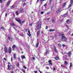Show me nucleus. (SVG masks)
<instances>
[{"label":"nucleus","mask_w":73,"mask_h":73,"mask_svg":"<svg viewBox=\"0 0 73 73\" xmlns=\"http://www.w3.org/2000/svg\"><path fill=\"white\" fill-rule=\"evenodd\" d=\"M66 23L68 24H69L70 23V19H68L66 21Z\"/></svg>","instance_id":"9d476101"},{"label":"nucleus","mask_w":73,"mask_h":73,"mask_svg":"<svg viewBox=\"0 0 73 73\" xmlns=\"http://www.w3.org/2000/svg\"><path fill=\"white\" fill-rule=\"evenodd\" d=\"M13 56L14 59H16V53L13 54Z\"/></svg>","instance_id":"1a4fd4ad"},{"label":"nucleus","mask_w":73,"mask_h":73,"mask_svg":"<svg viewBox=\"0 0 73 73\" xmlns=\"http://www.w3.org/2000/svg\"><path fill=\"white\" fill-rule=\"evenodd\" d=\"M67 30L66 29V30H65V31H64V32H67Z\"/></svg>","instance_id":"4d7b16f0"},{"label":"nucleus","mask_w":73,"mask_h":73,"mask_svg":"<svg viewBox=\"0 0 73 73\" xmlns=\"http://www.w3.org/2000/svg\"><path fill=\"white\" fill-rule=\"evenodd\" d=\"M28 33H30V31H29V30L28 31Z\"/></svg>","instance_id":"5fc2aeb1"},{"label":"nucleus","mask_w":73,"mask_h":73,"mask_svg":"<svg viewBox=\"0 0 73 73\" xmlns=\"http://www.w3.org/2000/svg\"><path fill=\"white\" fill-rule=\"evenodd\" d=\"M60 10H61V8H60V9H58L56 11V13H60Z\"/></svg>","instance_id":"0eeeda50"},{"label":"nucleus","mask_w":73,"mask_h":73,"mask_svg":"<svg viewBox=\"0 0 73 73\" xmlns=\"http://www.w3.org/2000/svg\"><path fill=\"white\" fill-rule=\"evenodd\" d=\"M22 70L23 72H24V73H25L26 72H25V70Z\"/></svg>","instance_id":"cd10ccee"},{"label":"nucleus","mask_w":73,"mask_h":73,"mask_svg":"<svg viewBox=\"0 0 73 73\" xmlns=\"http://www.w3.org/2000/svg\"><path fill=\"white\" fill-rule=\"evenodd\" d=\"M5 16H7V13H5Z\"/></svg>","instance_id":"13d9d810"},{"label":"nucleus","mask_w":73,"mask_h":73,"mask_svg":"<svg viewBox=\"0 0 73 73\" xmlns=\"http://www.w3.org/2000/svg\"><path fill=\"white\" fill-rule=\"evenodd\" d=\"M8 38L9 40H11L12 39V38H11V37L9 36H8Z\"/></svg>","instance_id":"5701e85b"},{"label":"nucleus","mask_w":73,"mask_h":73,"mask_svg":"<svg viewBox=\"0 0 73 73\" xmlns=\"http://www.w3.org/2000/svg\"><path fill=\"white\" fill-rule=\"evenodd\" d=\"M41 1H45V0H40Z\"/></svg>","instance_id":"052dcab7"},{"label":"nucleus","mask_w":73,"mask_h":73,"mask_svg":"<svg viewBox=\"0 0 73 73\" xmlns=\"http://www.w3.org/2000/svg\"><path fill=\"white\" fill-rule=\"evenodd\" d=\"M61 67H62V68H63V66L62 65H61Z\"/></svg>","instance_id":"e2e57ef3"},{"label":"nucleus","mask_w":73,"mask_h":73,"mask_svg":"<svg viewBox=\"0 0 73 73\" xmlns=\"http://www.w3.org/2000/svg\"><path fill=\"white\" fill-rule=\"evenodd\" d=\"M49 31L50 32H53V31H55V30L54 29L52 30V29H51L49 30Z\"/></svg>","instance_id":"6ab92c4d"},{"label":"nucleus","mask_w":73,"mask_h":73,"mask_svg":"<svg viewBox=\"0 0 73 73\" xmlns=\"http://www.w3.org/2000/svg\"><path fill=\"white\" fill-rule=\"evenodd\" d=\"M11 48L10 47L8 49V51L9 52V53H11Z\"/></svg>","instance_id":"423d86ee"},{"label":"nucleus","mask_w":73,"mask_h":73,"mask_svg":"<svg viewBox=\"0 0 73 73\" xmlns=\"http://www.w3.org/2000/svg\"><path fill=\"white\" fill-rule=\"evenodd\" d=\"M17 66L19 67V63H18L17 64Z\"/></svg>","instance_id":"4c0bfd02"},{"label":"nucleus","mask_w":73,"mask_h":73,"mask_svg":"<svg viewBox=\"0 0 73 73\" xmlns=\"http://www.w3.org/2000/svg\"><path fill=\"white\" fill-rule=\"evenodd\" d=\"M58 46H60V47H61V44H58Z\"/></svg>","instance_id":"473e14b6"},{"label":"nucleus","mask_w":73,"mask_h":73,"mask_svg":"<svg viewBox=\"0 0 73 73\" xmlns=\"http://www.w3.org/2000/svg\"><path fill=\"white\" fill-rule=\"evenodd\" d=\"M32 24H30V26H32Z\"/></svg>","instance_id":"680f3d73"},{"label":"nucleus","mask_w":73,"mask_h":73,"mask_svg":"<svg viewBox=\"0 0 73 73\" xmlns=\"http://www.w3.org/2000/svg\"><path fill=\"white\" fill-rule=\"evenodd\" d=\"M3 60H5V61L7 60V59L5 58H4Z\"/></svg>","instance_id":"37998d69"},{"label":"nucleus","mask_w":73,"mask_h":73,"mask_svg":"<svg viewBox=\"0 0 73 73\" xmlns=\"http://www.w3.org/2000/svg\"><path fill=\"white\" fill-rule=\"evenodd\" d=\"M46 29H48V26H46Z\"/></svg>","instance_id":"8fccbe9b"},{"label":"nucleus","mask_w":73,"mask_h":73,"mask_svg":"<svg viewBox=\"0 0 73 73\" xmlns=\"http://www.w3.org/2000/svg\"><path fill=\"white\" fill-rule=\"evenodd\" d=\"M44 6L45 7H46V4H45V5H44Z\"/></svg>","instance_id":"864d4df0"},{"label":"nucleus","mask_w":73,"mask_h":73,"mask_svg":"<svg viewBox=\"0 0 73 73\" xmlns=\"http://www.w3.org/2000/svg\"><path fill=\"white\" fill-rule=\"evenodd\" d=\"M15 45H13L12 46V48L13 49H15Z\"/></svg>","instance_id":"a878e982"},{"label":"nucleus","mask_w":73,"mask_h":73,"mask_svg":"<svg viewBox=\"0 0 73 73\" xmlns=\"http://www.w3.org/2000/svg\"><path fill=\"white\" fill-rule=\"evenodd\" d=\"M4 49L5 53H7L8 52V48L6 46H5Z\"/></svg>","instance_id":"7ed1b4c3"},{"label":"nucleus","mask_w":73,"mask_h":73,"mask_svg":"<svg viewBox=\"0 0 73 73\" xmlns=\"http://www.w3.org/2000/svg\"><path fill=\"white\" fill-rule=\"evenodd\" d=\"M14 8H15V7H14V5H13L11 7V8L12 9Z\"/></svg>","instance_id":"7c9ffc66"},{"label":"nucleus","mask_w":73,"mask_h":73,"mask_svg":"<svg viewBox=\"0 0 73 73\" xmlns=\"http://www.w3.org/2000/svg\"><path fill=\"white\" fill-rule=\"evenodd\" d=\"M24 12V9H23L21 8L19 9V12Z\"/></svg>","instance_id":"39448f33"},{"label":"nucleus","mask_w":73,"mask_h":73,"mask_svg":"<svg viewBox=\"0 0 73 73\" xmlns=\"http://www.w3.org/2000/svg\"><path fill=\"white\" fill-rule=\"evenodd\" d=\"M10 3H11L10 1H9L8 2H7V5H9V4H10Z\"/></svg>","instance_id":"b1692460"},{"label":"nucleus","mask_w":73,"mask_h":73,"mask_svg":"<svg viewBox=\"0 0 73 73\" xmlns=\"http://www.w3.org/2000/svg\"><path fill=\"white\" fill-rule=\"evenodd\" d=\"M71 53H72L71 51H70L68 53V54L69 56H71Z\"/></svg>","instance_id":"9b49d317"},{"label":"nucleus","mask_w":73,"mask_h":73,"mask_svg":"<svg viewBox=\"0 0 73 73\" xmlns=\"http://www.w3.org/2000/svg\"><path fill=\"white\" fill-rule=\"evenodd\" d=\"M22 23H23H23H25V21H23L22 22Z\"/></svg>","instance_id":"3c124183"},{"label":"nucleus","mask_w":73,"mask_h":73,"mask_svg":"<svg viewBox=\"0 0 73 73\" xmlns=\"http://www.w3.org/2000/svg\"><path fill=\"white\" fill-rule=\"evenodd\" d=\"M21 36H24V35L23 34H21Z\"/></svg>","instance_id":"49530a36"},{"label":"nucleus","mask_w":73,"mask_h":73,"mask_svg":"<svg viewBox=\"0 0 73 73\" xmlns=\"http://www.w3.org/2000/svg\"><path fill=\"white\" fill-rule=\"evenodd\" d=\"M0 2L1 3H3V1L2 0H0Z\"/></svg>","instance_id":"c9c22d12"},{"label":"nucleus","mask_w":73,"mask_h":73,"mask_svg":"<svg viewBox=\"0 0 73 73\" xmlns=\"http://www.w3.org/2000/svg\"><path fill=\"white\" fill-rule=\"evenodd\" d=\"M1 29H4V30H5V29L3 27H1Z\"/></svg>","instance_id":"2f4dec72"},{"label":"nucleus","mask_w":73,"mask_h":73,"mask_svg":"<svg viewBox=\"0 0 73 73\" xmlns=\"http://www.w3.org/2000/svg\"><path fill=\"white\" fill-rule=\"evenodd\" d=\"M62 46L63 47H65V44H63L62 45Z\"/></svg>","instance_id":"a19ab883"},{"label":"nucleus","mask_w":73,"mask_h":73,"mask_svg":"<svg viewBox=\"0 0 73 73\" xmlns=\"http://www.w3.org/2000/svg\"><path fill=\"white\" fill-rule=\"evenodd\" d=\"M70 3L71 4H73V0H70Z\"/></svg>","instance_id":"dca6fc26"},{"label":"nucleus","mask_w":73,"mask_h":73,"mask_svg":"<svg viewBox=\"0 0 73 73\" xmlns=\"http://www.w3.org/2000/svg\"><path fill=\"white\" fill-rule=\"evenodd\" d=\"M54 70H56V68L54 67L53 68Z\"/></svg>","instance_id":"de8ad7c7"},{"label":"nucleus","mask_w":73,"mask_h":73,"mask_svg":"<svg viewBox=\"0 0 73 73\" xmlns=\"http://www.w3.org/2000/svg\"><path fill=\"white\" fill-rule=\"evenodd\" d=\"M68 13H66L65 15H63V17H66V16H68Z\"/></svg>","instance_id":"ddd939ff"},{"label":"nucleus","mask_w":73,"mask_h":73,"mask_svg":"<svg viewBox=\"0 0 73 73\" xmlns=\"http://www.w3.org/2000/svg\"><path fill=\"white\" fill-rule=\"evenodd\" d=\"M46 53H45L44 54V55L45 56H46V55H47V54L48 53V50H46Z\"/></svg>","instance_id":"412c9836"},{"label":"nucleus","mask_w":73,"mask_h":73,"mask_svg":"<svg viewBox=\"0 0 73 73\" xmlns=\"http://www.w3.org/2000/svg\"><path fill=\"white\" fill-rule=\"evenodd\" d=\"M49 20H50V18H48V19H46V20L47 21H49Z\"/></svg>","instance_id":"58836bf2"},{"label":"nucleus","mask_w":73,"mask_h":73,"mask_svg":"<svg viewBox=\"0 0 73 73\" xmlns=\"http://www.w3.org/2000/svg\"><path fill=\"white\" fill-rule=\"evenodd\" d=\"M61 40L62 41H67V38L65 37L64 34H62V37H61Z\"/></svg>","instance_id":"f257e3e1"},{"label":"nucleus","mask_w":73,"mask_h":73,"mask_svg":"<svg viewBox=\"0 0 73 73\" xmlns=\"http://www.w3.org/2000/svg\"><path fill=\"white\" fill-rule=\"evenodd\" d=\"M33 60H35V58L34 57H33Z\"/></svg>","instance_id":"79ce46f5"},{"label":"nucleus","mask_w":73,"mask_h":73,"mask_svg":"<svg viewBox=\"0 0 73 73\" xmlns=\"http://www.w3.org/2000/svg\"><path fill=\"white\" fill-rule=\"evenodd\" d=\"M18 59H19V60H20V58L19 57V58H18Z\"/></svg>","instance_id":"0e129e2a"},{"label":"nucleus","mask_w":73,"mask_h":73,"mask_svg":"<svg viewBox=\"0 0 73 73\" xmlns=\"http://www.w3.org/2000/svg\"><path fill=\"white\" fill-rule=\"evenodd\" d=\"M8 70H11V69H10V66L9 65H8Z\"/></svg>","instance_id":"f3484780"},{"label":"nucleus","mask_w":73,"mask_h":73,"mask_svg":"<svg viewBox=\"0 0 73 73\" xmlns=\"http://www.w3.org/2000/svg\"><path fill=\"white\" fill-rule=\"evenodd\" d=\"M46 69H49V67H46Z\"/></svg>","instance_id":"a18cd8bd"},{"label":"nucleus","mask_w":73,"mask_h":73,"mask_svg":"<svg viewBox=\"0 0 73 73\" xmlns=\"http://www.w3.org/2000/svg\"><path fill=\"white\" fill-rule=\"evenodd\" d=\"M23 68H24V69H27V67L24 66H23Z\"/></svg>","instance_id":"e433bc0d"},{"label":"nucleus","mask_w":73,"mask_h":73,"mask_svg":"<svg viewBox=\"0 0 73 73\" xmlns=\"http://www.w3.org/2000/svg\"><path fill=\"white\" fill-rule=\"evenodd\" d=\"M13 59V58H12V57H11V61H12V62Z\"/></svg>","instance_id":"c03bdc74"},{"label":"nucleus","mask_w":73,"mask_h":73,"mask_svg":"<svg viewBox=\"0 0 73 73\" xmlns=\"http://www.w3.org/2000/svg\"><path fill=\"white\" fill-rule=\"evenodd\" d=\"M44 13V12L42 11V12H40V14H41V15H42V14H43Z\"/></svg>","instance_id":"f704fd0d"},{"label":"nucleus","mask_w":73,"mask_h":73,"mask_svg":"<svg viewBox=\"0 0 73 73\" xmlns=\"http://www.w3.org/2000/svg\"><path fill=\"white\" fill-rule=\"evenodd\" d=\"M66 27H67V28H68V25H66Z\"/></svg>","instance_id":"bf43d9fd"},{"label":"nucleus","mask_w":73,"mask_h":73,"mask_svg":"<svg viewBox=\"0 0 73 73\" xmlns=\"http://www.w3.org/2000/svg\"><path fill=\"white\" fill-rule=\"evenodd\" d=\"M55 60H58L59 59V58L58 57H55Z\"/></svg>","instance_id":"a211bd4d"},{"label":"nucleus","mask_w":73,"mask_h":73,"mask_svg":"<svg viewBox=\"0 0 73 73\" xmlns=\"http://www.w3.org/2000/svg\"><path fill=\"white\" fill-rule=\"evenodd\" d=\"M15 19L16 20V21H17L19 22V24H21V22L19 19H18L17 18H15Z\"/></svg>","instance_id":"20e7f679"},{"label":"nucleus","mask_w":73,"mask_h":73,"mask_svg":"<svg viewBox=\"0 0 73 73\" xmlns=\"http://www.w3.org/2000/svg\"><path fill=\"white\" fill-rule=\"evenodd\" d=\"M52 23H54L55 21L54 20V19H52Z\"/></svg>","instance_id":"c85d7f7f"},{"label":"nucleus","mask_w":73,"mask_h":73,"mask_svg":"<svg viewBox=\"0 0 73 73\" xmlns=\"http://www.w3.org/2000/svg\"><path fill=\"white\" fill-rule=\"evenodd\" d=\"M49 12H48L47 13V15H49Z\"/></svg>","instance_id":"338daca9"},{"label":"nucleus","mask_w":73,"mask_h":73,"mask_svg":"<svg viewBox=\"0 0 73 73\" xmlns=\"http://www.w3.org/2000/svg\"><path fill=\"white\" fill-rule=\"evenodd\" d=\"M11 25H12V26H14V27H15L16 25L15 24H14V23H11Z\"/></svg>","instance_id":"4468645a"},{"label":"nucleus","mask_w":73,"mask_h":73,"mask_svg":"<svg viewBox=\"0 0 73 73\" xmlns=\"http://www.w3.org/2000/svg\"><path fill=\"white\" fill-rule=\"evenodd\" d=\"M16 15H18L19 14V13H18V12H17V11H16Z\"/></svg>","instance_id":"ea45409f"},{"label":"nucleus","mask_w":73,"mask_h":73,"mask_svg":"<svg viewBox=\"0 0 73 73\" xmlns=\"http://www.w3.org/2000/svg\"><path fill=\"white\" fill-rule=\"evenodd\" d=\"M66 5V3H64L63 4L62 6L63 7H65V6Z\"/></svg>","instance_id":"4be33fe9"},{"label":"nucleus","mask_w":73,"mask_h":73,"mask_svg":"<svg viewBox=\"0 0 73 73\" xmlns=\"http://www.w3.org/2000/svg\"><path fill=\"white\" fill-rule=\"evenodd\" d=\"M23 5H26V3H24L23 4Z\"/></svg>","instance_id":"09e8293b"},{"label":"nucleus","mask_w":73,"mask_h":73,"mask_svg":"<svg viewBox=\"0 0 73 73\" xmlns=\"http://www.w3.org/2000/svg\"><path fill=\"white\" fill-rule=\"evenodd\" d=\"M37 23L38 25L36 28L37 30H38L39 29H41V22L38 21Z\"/></svg>","instance_id":"f03ea898"},{"label":"nucleus","mask_w":73,"mask_h":73,"mask_svg":"<svg viewBox=\"0 0 73 73\" xmlns=\"http://www.w3.org/2000/svg\"><path fill=\"white\" fill-rule=\"evenodd\" d=\"M54 48V49L55 51H56L57 50H56V46H55L54 45H53Z\"/></svg>","instance_id":"2eb2a0df"},{"label":"nucleus","mask_w":73,"mask_h":73,"mask_svg":"<svg viewBox=\"0 0 73 73\" xmlns=\"http://www.w3.org/2000/svg\"><path fill=\"white\" fill-rule=\"evenodd\" d=\"M14 28L16 30V28L15 27H14Z\"/></svg>","instance_id":"774afa93"},{"label":"nucleus","mask_w":73,"mask_h":73,"mask_svg":"<svg viewBox=\"0 0 73 73\" xmlns=\"http://www.w3.org/2000/svg\"><path fill=\"white\" fill-rule=\"evenodd\" d=\"M48 62H49V63H50L51 62V60H49L48 61Z\"/></svg>","instance_id":"6e6d98bb"},{"label":"nucleus","mask_w":73,"mask_h":73,"mask_svg":"<svg viewBox=\"0 0 73 73\" xmlns=\"http://www.w3.org/2000/svg\"><path fill=\"white\" fill-rule=\"evenodd\" d=\"M70 67H72V63H70Z\"/></svg>","instance_id":"bb28decb"},{"label":"nucleus","mask_w":73,"mask_h":73,"mask_svg":"<svg viewBox=\"0 0 73 73\" xmlns=\"http://www.w3.org/2000/svg\"><path fill=\"white\" fill-rule=\"evenodd\" d=\"M73 5V4H71L70 3V4L68 6V8H70L72 7V5Z\"/></svg>","instance_id":"aec40b11"},{"label":"nucleus","mask_w":73,"mask_h":73,"mask_svg":"<svg viewBox=\"0 0 73 73\" xmlns=\"http://www.w3.org/2000/svg\"><path fill=\"white\" fill-rule=\"evenodd\" d=\"M11 73H13V71H11Z\"/></svg>","instance_id":"69168bd1"},{"label":"nucleus","mask_w":73,"mask_h":73,"mask_svg":"<svg viewBox=\"0 0 73 73\" xmlns=\"http://www.w3.org/2000/svg\"><path fill=\"white\" fill-rule=\"evenodd\" d=\"M49 64H50V65H52V63H49Z\"/></svg>","instance_id":"603ef678"},{"label":"nucleus","mask_w":73,"mask_h":73,"mask_svg":"<svg viewBox=\"0 0 73 73\" xmlns=\"http://www.w3.org/2000/svg\"><path fill=\"white\" fill-rule=\"evenodd\" d=\"M39 44L38 43V42L37 43V44H36V48H37V47H38Z\"/></svg>","instance_id":"393cba45"},{"label":"nucleus","mask_w":73,"mask_h":73,"mask_svg":"<svg viewBox=\"0 0 73 73\" xmlns=\"http://www.w3.org/2000/svg\"><path fill=\"white\" fill-rule=\"evenodd\" d=\"M21 58H22V59H25L26 58L25 56L23 55H22L21 56Z\"/></svg>","instance_id":"6e6552de"},{"label":"nucleus","mask_w":73,"mask_h":73,"mask_svg":"<svg viewBox=\"0 0 73 73\" xmlns=\"http://www.w3.org/2000/svg\"><path fill=\"white\" fill-rule=\"evenodd\" d=\"M64 63L65 64H66H66H68V62H67L65 61L64 62Z\"/></svg>","instance_id":"c756f323"},{"label":"nucleus","mask_w":73,"mask_h":73,"mask_svg":"<svg viewBox=\"0 0 73 73\" xmlns=\"http://www.w3.org/2000/svg\"><path fill=\"white\" fill-rule=\"evenodd\" d=\"M27 34L30 37L31 36V34H30V33H29V34Z\"/></svg>","instance_id":"72a5a7b5"},{"label":"nucleus","mask_w":73,"mask_h":73,"mask_svg":"<svg viewBox=\"0 0 73 73\" xmlns=\"http://www.w3.org/2000/svg\"><path fill=\"white\" fill-rule=\"evenodd\" d=\"M40 34V31H38L37 33V36H38V35H39V34Z\"/></svg>","instance_id":"f8f14e48"}]
</instances>
